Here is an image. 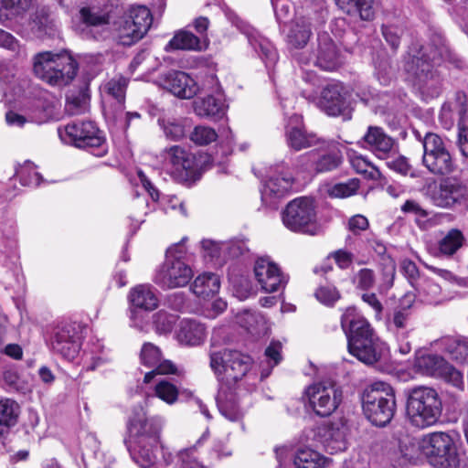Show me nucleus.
Here are the masks:
<instances>
[{
    "label": "nucleus",
    "mask_w": 468,
    "mask_h": 468,
    "mask_svg": "<svg viewBox=\"0 0 468 468\" xmlns=\"http://www.w3.org/2000/svg\"><path fill=\"white\" fill-rule=\"evenodd\" d=\"M375 76L381 85H388L392 79V70L388 59L375 63Z\"/></svg>",
    "instance_id": "obj_64"
},
{
    "label": "nucleus",
    "mask_w": 468,
    "mask_h": 468,
    "mask_svg": "<svg viewBox=\"0 0 468 468\" xmlns=\"http://www.w3.org/2000/svg\"><path fill=\"white\" fill-rule=\"evenodd\" d=\"M15 176L26 186H37L42 180V176L35 170V165L30 161L16 168Z\"/></svg>",
    "instance_id": "obj_51"
},
{
    "label": "nucleus",
    "mask_w": 468,
    "mask_h": 468,
    "mask_svg": "<svg viewBox=\"0 0 468 468\" xmlns=\"http://www.w3.org/2000/svg\"><path fill=\"white\" fill-rule=\"evenodd\" d=\"M126 81L123 79L112 80L106 85L108 103H115L119 110L124 109V92Z\"/></svg>",
    "instance_id": "obj_49"
},
{
    "label": "nucleus",
    "mask_w": 468,
    "mask_h": 468,
    "mask_svg": "<svg viewBox=\"0 0 468 468\" xmlns=\"http://www.w3.org/2000/svg\"><path fill=\"white\" fill-rule=\"evenodd\" d=\"M210 367L220 382H238L252 367V358L238 350L223 349L210 353Z\"/></svg>",
    "instance_id": "obj_10"
},
{
    "label": "nucleus",
    "mask_w": 468,
    "mask_h": 468,
    "mask_svg": "<svg viewBox=\"0 0 468 468\" xmlns=\"http://www.w3.org/2000/svg\"><path fill=\"white\" fill-rule=\"evenodd\" d=\"M311 34L310 22L304 17L296 18L291 25L287 41L293 48H303L307 44Z\"/></svg>",
    "instance_id": "obj_36"
},
{
    "label": "nucleus",
    "mask_w": 468,
    "mask_h": 468,
    "mask_svg": "<svg viewBox=\"0 0 468 468\" xmlns=\"http://www.w3.org/2000/svg\"><path fill=\"white\" fill-rule=\"evenodd\" d=\"M228 108L225 96L221 92L197 98L194 101V111L199 117H224Z\"/></svg>",
    "instance_id": "obj_25"
},
{
    "label": "nucleus",
    "mask_w": 468,
    "mask_h": 468,
    "mask_svg": "<svg viewBox=\"0 0 468 468\" xmlns=\"http://www.w3.org/2000/svg\"><path fill=\"white\" fill-rule=\"evenodd\" d=\"M63 144L89 150L93 155L103 156L107 153L103 133L90 119H76L64 128H58Z\"/></svg>",
    "instance_id": "obj_7"
},
{
    "label": "nucleus",
    "mask_w": 468,
    "mask_h": 468,
    "mask_svg": "<svg viewBox=\"0 0 468 468\" xmlns=\"http://www.w3.org/2000/svg\"><path fill=\"white\" fill-rule=\"evenodd\" d=\"M342 64L335 45L327 36L319 37V48L315 65L324 70H335Z\"/></svg>",
    "instance_id": "obj_29"
},
{
    "label": "nucleus",
    "mask_w": 468,
    "mask_h": 468,
    "mask_svg": "<svg viewBox=\"0 0 468 468\" xmlns=\"http://www.w3.org/2000/svg\"><path fill=\"white\" fill-rule=\"evenodd\" d=\"M420 300L428 304L438 303L441 300V286L431 279H424L417 288Z\"/></svg>",
    "instance_id": "obj_45"
},
{
    "label": "nucleus",
    "mask_w": 468,
    "mask_h": 468,
    "mask_svg": "<svg viewBox=\"0 0 468 468\" xmlns=\"http://www.w3.org/2000/svg\"><path fill=\"white\" fill-rule=\"evenodd\" d=\"M341 327L347 339L349 353L359 361L372 365L381 356L378 339L368 321L354 307H348L341 316Z\"/></svg>",
    "instance_id": "obj_2"
},
{
    "label": "nucleus",
    "mask_w": 468,
    "mask_h": 468,
    "mask_svg": "<svg viewBox=\"0 0 468 468\" xmlns=\"http://www.w3.org/2000/svg\"><path fill=\"white\" fill-rule=\"evenodd\" d=\"M406 418L418 428L436 424L442 412V401L438 391L429 386H416L406 391Z\"/></svg>",
    "instance_id": "obj_3"
},
{
    "label": "nucleus",
    "mask_w": 468,
    "mask_h": 468,
    "mask_svg": "<svg viewBox=\"0 0 468 468\" xmlns=\"http://www.w3.org/2000/svg\"><path fill=\"white\" fill-rule=\"evenodd\" d=\"M288 145L295 151L311 147L320 142L314 133H307L302 124L288 125L285 131Z\"/></svg>",
    "instance_id": "obj_32"
},
{
    "label": "nucleus",
    "mask_w": 468,
    "mask_h": 468,
    "mask_svg": "<svg viewBox=\"0 0 468 468\" xmlns=\"http://www.w3.org/2000/svg\"><path fill=\"white\" fill-rule=\"evenodd\" d=\"M343 160L341 151L331 144L325 152L310 151L301 156V161L316 173H325L339 167Z\"/></svg>",
    "instance_id": "obj_21"
},
{
    "label": "nucleus",
    "mask_w": 468,
    "mask_h": 468,
    "mask_svg": "<svg viewBox=\"0 0 468 468\" xmlns=\"http://www.w3.org/2000/svg\"><path fill=\"white\" fill-rule=\"evenodd\" d=\"M442 345L452 359L460 363L468 361V337H445L442 339Z\"/></svg>",
    "instance_id": "obj_39"
},
{
    "label": "nucleus",
    "mask_w": 468,
    "mask_h": 468,
    "mask_svg": "<svg viewBox=\"0 0 468 468\" xmlns=\"http://www.w3.org/2000/svg\"><path fill=\"white\" fill-rule=\"evenodd\" d=\"M364 139L380 159L384 160L396 151L394 140L378 127H370Z\"/></svg>",
    "instance_id": "obj_30"
},
{
    "label": "nucleus",
    "mask_w": 468,
    "mask_h": 468,
    "mask_svg": "<svg viewBox=\"0 0 468 468\" xmlns=\"http://www.w3.org/2000/svg\"><path fill=\"white\" fill-rule=\"evenodd\" d=\"M359 188V180L353 178L346 183H338L328 189L331 197L345 198L354 195Z\"/></svg>",
    "instance_id": "obj_56"
},
{
    "label": "nucleus",
    "mask_w": 468,
    "mask_h": 468,
    "mask_svg": "<svg viewBox=\"0 0 468 468\" xmlns=\"http://www.w3.org/2000/svg\"><path fill=\"white\" fill-rule=\"evenodd\" d=\"M152 22L153 17L147 7H131L128 16L119 29L120 41L123 45H132L140 40L149 30Z\"/></svg>",
    "instance_id": "obj_15"
},
{
    "label": "nucleus",
    "mask_w": 468,
    "mask_h": 468,
    "mask_svg": "<svg viewBox=\"0 0 468 468\" xmlns=\"http://www.w3.org/2000/svg\"><path fill=\"white\" fill-rule=\"evenodd\" d=\"M362 407L365 416L372 424L386 426L393 419L397 409L394 388L383 381L372 383L363 392Z\"/></svg>",
    "instance_id": "obj_6"
},
{
    "label": "nucleus",
    "mask_w": 468,
    "mask_h": 468,
    "mask_svg": "<svg viewBox=\"0 0 468 468\" xmlns=\"http://www.w3.org/2000/svg\"><path fill=\"white\" fill-rule=\"evenodd\" d=\"M384 161L387 167L390 170H393L402 176L410 175L413 176L411 165L409 164L408 159L405 156L399 154L397 151L386 157Z\"/></svg>",
    "instance_id": "obj_54"
},
{
    "label": "nucleus",
    "mask_w": 468,
    "mask_h": 468,
    "mask_svg": "<svg viewBox=\"0 0 468 468\" xmlns=\"http://www.w3.org/2000/svg\"><path fill=\"white\" fill-rule=\"evenodd\" d=\"M318 106L332 117L338 115L347 117L352 113V108L346 101V93L341 83H331L324 87L321 92Z\"/></svg>",
    "instance_id": "obj_17"
},
{
    "label": "nucleus",
    "mask_w": 468,
    "mask_h": 468,
    "mask_svg": "<svg viewBox=\"0 0 468 468\" xmlns=\"http://www.w3.org/2000/svg\"><path fill=\"white\" fill-rule=\"evenodd\" d=\"M282 221L285 228L293 232L314 236L320 230L314 202L306 197L289 202L282 212Z\"/></svg>",
    "instance_id": "obj_11"
},
{
    "label": "nucleus",
    "mask_w": 468,
    "mask_h": 468,
    "mask_svg": "<svg viewBox=\"0 0 468 468\" xmlns=\"http://www.w3.org/2000/svg\"><path fill=\"white\" fill-rule=\"evenodd\" d=\"M442 115H458L464 117L468 114L466 96L463 92H457L453 101H448L441 107Z\"/></svg>",
    "instance_id": "obj_53"
},
{
    "label": "nucleus",
    "mask_w": 468,
    "mask_h": 468,
    "mask_svg": "<svg viewBox=\"0 0 468 468\" xmlns=\"http://www.w3.org/2000/svg\"><path fill=\"white\" fill-rule=\"evenodd\" d=\"M254 275L261 289L266 292H274L285 286L286 276L278 265L268 258H260L255 261Z\"/></svg>",
    "instance_id": "obj_18"
},
{
    "label": "nucleus",
    "mask_w": 468,
    "mask_h": 468,
    "mask_svg": "<svg viewBox=\"0 0 468 468\" xmlns=\"http://www.w3.org/2000/svg\"><path fill=\"white\" fill-rule=\"evenodd\" d=\"M216 401L219 412L226 419L231 421L242 419L244 412L238 403L237 396L223 385L218 389Z\"/></svg>",
    "instance_id": "obj_31"
},
{
    "label": "nucleus",
    "mask_w": 468,
    "mask_h": 468,
    "mask_svg": "<svg viewBox=\"0 0 468 468\" xmlns=\"http://www.w3.org/2000/svg\"><path fill=\"white\" fill-rule=\"evenodd\" d=\"M405 69L413 86L424 100L436 98L441 91V80L435 67L450 58V50L444 44L427 46L410 55Z\"/></svg>",
    "instance_id": "obj_1"
},
{
    "label": "nucleus",
    "mask_w": 468,
    "mask_h": 468,
    "mask_svg": "<svg viewBox=\"0 0 468 468\" xmlns=\"http://www.w3.org/2000/svg\"><path fill=\"white\" fill-rule=\"evenodd\" d=\"M65 110L69 115H84L90 112V95L87 89L71 92L66 98Z\"/></svg>",
    "instance_id": "obj_41"
},
{
    "label": "nucleus",
    "mask_w": 468,
    "mask_h": 468,
    "mask_svg": "<svg viewBox=\"0 0 468 468\" xmlns=\"http://www.w3.org/2000/svg\"><path fill=\"white\" fill-rule=\"evenodd\" d=\"M410 312L404 310L395 309L393 314L388 320V327L390 331L396 334L397 340H399L400 335H408Z\"/></svg>",
    "instance_id": "obj_50"
},
{
    "label": "nucleus",
    "mask_w": 468,
    "mask_h": 468,
    "mask_svg": "<svg viewBox=\"0 0 468 468\" xmlns=\"http://www.w3.org/2000/svg\"><path fill=\"white\" fill-rule=\"evenodd\" d=\"M350 164L356 173L363 175L366 178L378 179L380 176L378 169L362 155H353Z\"/></svg>",
    "instance_id": "obj_52"
},
{
    "label": "nucleus",
    "mask_w": 468,
    "mask_h": 468,
    "mask_svg": "<svg viewBox=\"0 0 468 468\" xmlns=\"http://www.w3.org/2000/svg\"><path fill=\"white\" fill-rule=\"evenodd\" d=\"M220 288L219 276L212 272L198 275L191 285V290L197 297L207 299L218 292Z\"/></svg>",
    "instance_id": "obj_33"
},
{
    "label": "nucleus",
    "mask_w": 468,
    "mask_h": 468,
    "mask_svg": "<svg viewBox=\"0 0 468 468\" xmlns=\"http://www.w3.org/2000/svg\"><path fill=\"white\" fill-rule=\"evenodd\" d=\"M176 322V316L160 310L153 315V323L158 334L170 333Z\"/></svg>",
    "instance_id": "obj_55"
},
{
    "label": "nucleus",
    "mask_w": 468,
    "mask_h": 468,
    "mask_svg": "<svg viewBox=\"0 0 468 468\" xmlns=\"http://www.w3.org/2000/svg\"><path fill=\"white\" fill-rule=\"evenodd\" d=\"M49 23L48 17L43 11L37 12L29 22L30 32L37 37H42L47 33Z\"/></svg>",
    "instance_id": "obj_61"
},
{
    "label": "nucleus",
    "mask_w": 468,
    "mask_h": 468,
    "mask_svg": "<svg viewBox=\"0 0 468 468\" xmlns=\"http://www.w3.org/2000/svg\"><path fill=\"white\" fill-rule=\"evenodd\" d=\"M140 359L143 365L152 368L150 372L144 375V381L145 383L151 382L156 375L176 373L175 365L169 360H163L160 349L151 343L144 344Z\"/></svg>",
    "instance_id": "obj_20"
},
{
    "label": "nucleus",
    "mask_w": 468,
    "mask_h": 468,
    "mask_svg": "<svg viewBox=\"0 0 468 468\" xmlns=\"http://www.w3.org/2000/svg\"><path fill=\"white\" fill-rule=\"evenodd\" d=\"M283 163L271 165L266 171V177L261 190L262 198H280L284 197L292 187V179L282 172Z\"/></svg>",
    "instance_id": "obj_22"
},
{
    "label": "nucleus",
    "mask_w": 468,
    "mask_h": 468,
    "mask_svg": "<svg viewBox=\"0 0 468 468\" xmlns=\"http://www.w3.org/2000/svg\"><path fill=\"white\" fill-rule=\"evenodd\" d=\"M305 395L310 407L320 417L334 413L343 399L341 388L334 383L313 384L306 388Z\"/></svg>",
    "instance_id": "obj_14"
},
{
    "label": "nucleus",
    "mask_w": 468,
    "mask_h": 468,
    "mask_svg": "<svg viewBox=\"0 0 468 468\" xmlns=\"http://www.w3.org/2000/svg\"><path fill=\"white\" fill-rule=\"evenodd\" d=\"M160 84L175 96L181 99H190L198 91L196 80L187 73L171 70L160 78Z\"/></svg>",
    "instance_id": "obj_19"
},
{
    "label": "nucleus",
    "mask_w": 468,
    "mask_h": 468,
    "mask_svg": "<svg viewBox=\"0 0 468 468\" xmlns=\"http://www.w3.org/2000/svg\"><path fill=\"white\" fill-rule=\"evenodd\" d=\"M32 0H0V21L5 24L20 16L30 6Z\"/></svg>",
    "instance_id": "obj_43"
},
{
    "label": "nucleus",
    "mask_w": 468,
    "mask_h": 468,
    "mask_svg": "<svg viewBox=\"0 0 468 468\" xmlns=\"http://www.w3.org/2000/svg\"><path fill=\"white\" fill-rule=\"evenodd\" d=\"M201 246L204 251V257L214 260H222L224 255V242H216L212 239H203Z\"/></svg>",
    "instance_id": "obj_60"
},
{
    "label": "nucleus",
    "mask_w": 468,
    "mask_h": 468,
    "mask_svg": "<svg viewBox=\"0 0 468 468\" xmlns=\"http://www.w3.org/2000/svg\"><path fill=\"white\" fill-rule=\"evenodd\" d=\"M375 282V273L371 269H361L355 276L356 288L363 291H368L373 288Z\"/></svg>",
    "instance_id": "obj_62"
},
{
    "label": "nucleus",
    "mask_w": 468,
    "mask_h": 468,
    "mask_svg": "<svg viewBox=\"0 0 468 468\" xmlns=\"http://www.w3.org/2000/svg\"><path fill=\"white\" fill-rule=\"evenodd\" d=\"M124 443L130 452L133 460L143 468H149L156 463L160 448L159 442H133L129 443L124 440Z\"/></svg>",
    "instance_id": "obj_26"
},
{
    "label": "nucleus",
    "mask_w": 468,
    "mask_h": 468,
    "mask_svg": "<svg viewBox=\"0 0 468 468\" xmlns=\"http://www.w3.org/2000/svg\"><path fill=\"white\" fill-rule=\"evenodd\" d=\"M459 435L454 431H435L423 438V451L435 468H460Z\"/></svg>",
    "instance_id": "obj_9"
},
{
    "label": "nucleus",
    "mask_w": 468,
    "mask_h": 468,
    "mask_svg": "<svg viewBox=\"0 0 468 468\" xmlns=\"http://www.w3.org/2000/svg\"><path fill=\"white\" fill-rule=\"evenodd\" d=\"M164 420L159 416L147 418L142 406L134 407L127 421L129 443L159 442L160 432Z\"/></svg>",
    "instance_id": "obj_13"
},
{
    "label": "nucleus",
    "mask_w": 468,
    "mask_h": 468,
    "mask_svg": "<svg viewBox=\"0 0 468 468\" xmlns=\"http://www.w3.org/2000/svg\"><path fill=\"white\" fill-rule=\"evenodd\" d=\"M186 156H188V152L178 145H174L167 150V157L169 164L172 166L173 172L177 174L182 161Z\"/></svg>",
    "instance_id": "obj_63"
},
{
    "label": "nucleus",
    "mask_w": 468,
    "mask_h": 468,
    "mask_svg": "<svg viewBox=\"0 0 468 468\" xmlns=\"http://www.w3.org/2000/svg\"><path fill=\"white\" fill-rule=\"evenodd\" d=\"M177 172V176L183 179H196L199 176V165L194 154L188 152V156H186L182 161Z\"/></svg>",
    "instance_id": "obj_57"
},
{
    "label": "nucleus",
    "mask_w": 468,
    "mask_h": 468,
    "mask_svg": "<svg viewBox=\"0 0 468 468\" xmlns=\"http://www.w3.org/2000/svg\"><path fill=\"white\" fill-rule=\"evenodd\" d=\"M206 327L194 319H184L179 323L176 339L181 345L195 346L206 339Z\"/></svg>",
    "instance_id": "obj_27"
},
{
    "label": "nucleus",
    "mask_w": 468,
    "mask_h": 468,
    "mask_svg": "<svg viewBox=\"0 0 468 468\" xmlns=\"http://www.w3.org/2000/svg\"><path fill=\"white\" fill-rule=\"evenodd\" d=\"M424 166L435 176H449L457 169L442 139L436 133L427 132L422 141Z\"/></svg>",
    "instance_id": "obj_12"
},
{
    "label": "nucleus",
    "mask_w": 468,
    "mask_h": 468,
    "mask_svg": "<svg viewBox=\"0 0 468 468\" xmlns=\"http://www.w3.org/2000/svg\"><path fill=\"white\" fill-rule=\"evenodd\" d=\"M79 19L90 33L94 30H103L110 22V11L108 7L97 5L83 6L79 11Z\"/></svg>",
    "instance_id": "obj_24"
},
{
    "label": "nucleus",
    "mask_w": 468,
    "mask_h": 468,
    "mask_svg": "<svg viewBox=\"0 0 468 468\" xmlns=\"http://www.w3.org/2000/svg\"><path fill=\"white\" fill-rule=\"evenodd\" d=\"M19 413L20 407L14 399H0V435L8 432L16 424Z\"/></svg>",
    "instance_id": "obj_37"
},
{
    "label": "nucleus",
    "mask_w": 468,
    "mask_h": 468,
    "mask_svg": "<svg viewBox=\"0 0 468 468\" xmlns=\"http://www.w3.org/2000/svg\"><path fill=\"white\" fill-rule=\"evenodd\" d=\"M165 137L172 141L183 139L188 130L184 119H158Z\"/></svg>",
    "instance_id": "obj_44"
},
{
    "label": "nucleus",
    "mask_w": 468,
    "mask_h": 468,
    "mask_svg": "<svg viewBox=\"0 0 468 468\" xmlns=\"http://www.w3.org/2000/svg\"><path fill=\"white\" fill-rule=\"evenodd\" d=\"M80 325L76 323H61L54 331L52 349L69 360L74 359L80 349Z\"/></svg>",
    "instance_id": "obj_16"
},
{
    "label": "nucleus",
    "mask_w": 468,
    "mask_h": 468,
    "mask_svg": "<svg viewBox=\"0 0 468 468\" xmlns=\"http://www.w3.org/2000/svg\"><path fill=\"white\" fill-rule=\"evenodd\" d=\"M463 240V233L457 229H452L440 240L439 250L441 254L452 255L462 247Z\"/></svg>",
    "instance_id": "obj_48"
},
{
    "label": "nucleus",
    "mask_w": 468,
    "mask_h": 468,
    "mask_svg": "<svg viewBox=\"0 0 468 468\" xmlns=\"http://www.w3.org/2000/svg\"><path fill=\"white\" fill-rule=\"evenodd\" d=\"M178 388L172 382L163 379L158 381L154 388V398H157L167 405H174L178 400Z\"/></svg>",
    "instance_id": "obj_47"
},
{
    "label": "nucleus",
    "mask_w": 468,
    "mask_h": 468,
    "mask_svg": "<svg viewBox=\"0 0 468 468\" xmlns=\"http://www.w3.org/2000/svg\"><path fill=\"white\" fill-rule=\"evenodd\" d=\"M183 238L166 250L165 261L156 269L154 282L163 290L184 287L193 277L191 267L185 261L186 249Z\"/></svg>",
    "instance_id": "obj_5"
},
{
    "label": "nucleus",
    "mask_w": 468,
    "mask_h": 468,
    "mask_svg": "<svg viewBox=\"0 0 468 468\" xmlns=\"http://www.w3.org/2000/svg\"><path fill=\"white\" fill-rule=\"evenodd\" d=\"M250 45L261 56L266 63H274L277 54L273 46L265 38L260 36L250 35L248 37Z\"/></svg>",
    "instance_id": "obj_46"
},
{
    "label": "nucleus",
    "mask_w": 468,
    "mask_h": 468,
    "mask_svg": "<svg viewBox=\"0 0 468 468\" xmlns=\"http://www.w3.org/2000/svg\"><path fill=\"white\" fill-rule=\"evenodd\" d=\"M128 300L133 307L145 312L156 309L159 303L155 290L150 284H139L133 287L129 292Z\"/></svg>",
    "instance_id": "obj_28"
},
{
    "label": "nucleus",
    "mask_w": 468,
    "mask_h": 468,
    "mask_svg": "<svg viewBox=\"0 0 468 468\" xmlns=\"http://www.w3.org/2000/svg\"><path fill=\"white\" fill-rule=\"evenodd\" d=\"M33 71L44 82L60 88L75 79L78 63L69 53L44 51L35 55Z\"/></svg>",
    "instance_id": "obj_4"
},
{
    "label": "nucleus",
    "mask_w": 468,
    "mask_h": 468,
    "mask_svg": "<svg viewBox=\"0 0 468 468\" xmlns=\"http://www.w3.org/2000/svg\"><path fill=\"white\" fill-rule=\"evenodd\" d=\"M238 324L253 335L264 334L267 330L265 317L259 312L245 310L238 317Z\"/></svg>",
    "instance_id": "obj_38"
},
{
    "label": "nucleus",
    "mask_w": 468,
    "mask_h": 468,
    "mask_svg": "<svg viewBox=\"0 0 468 468\" xmlns=\"http://www.w3.org/2000/svg\"><path fill=\"white\" fill-rule=\"evenodd\" d=\"M326 461L320 452L310 448L298 450L293 458L296 468H324Z\"/></svg>",
    "instance_id": "obj_42"
},
{
    "label": "nucleus",
    "mask_w": 468,
    "mask_h": 468,
    "mask_svg": "<svg viewBox=\"0 0 468 468\" xmlns=\"http://www.w3.org/2000/svg\"><path fill=\"white\" fill-rule=\"evenodd\" d=\"M218 137L214 129L207 126H197L190 135V139L197 144L207 145Z\"/></svg>",
    "instance_id": "obj_59"
},
{
    "label": "nucleus",
    "mask_w": 468,
    "mask_h": 468,
    "mask_svg": "<svg viewBox=\"0 0 468 468\" xmlns=\"http://www.w3.org/2000/svg\"><path fill=\"white\" fill-rule=\"evenodd\" d=\"M314 295L321 303L327 306H333L341 297L338 290L333 285L320 286Z\"/></svg>",
    "instance_id": "obj_58"
},
{
    "label": "nucleus",
    "mask_w": 468,
    "mask_h": 468,
    "mask_svg": "<svg viewBox=\"0 0 468 468\" xmlns=\"http://www.w3.org/2000/svg\"><path fill=\"white\" fill-rule=\"evenodd\" d=\"M424 197L435 207L453 209L468 203V184L458 176H445L427 182Z\"/></svg>",
    "instance_id": "obj_8"
},
{
    "label": "nucleus",
    "mask_w": 468,
    "mask_h": 468,
    "mask_svg": "<svg viewBox=\"0 0 468 468\" xmlns=\"http://www.w3.org/2000/svg\"><path fill=\"white\" fill-rule=\"evenodd\" d=\"M336 5L344 12L351 16L358 15L362 20H371L374 17V0H335Z\"/></svg>",
    "instance_id": "obj_35"
},
{
    "label": "nucleus",
    "mask_w": 468,
    "mask_h": 468,
    "mask_svg": "<svg viewBox=\"0 0 468 468\" xmlns=\"http://www.w3.org/2000/svg\"><path fill=\"white\" fill-rule=\"evenodd\" d=\"M414 365L421 374L440 378L448 362L439 355L427 354L417 357Z\"/></svg>",
    "instance_id": "obj_34"
},
{
    "label": "nucleus",
    "mask_w": 468,
    "mask_h": 468,
    "mask_svg": "<svg viewBox=\"0 0 468 468\" xmlns=\"http://www.w3.org/2000/svg\"><path fill=\"white\" fill-rule=\"evenodd\" d=\"M346 426L342 422H331L317 431L319 441L330 454L344 452L347 447Z\"/></svg>",
    "instance_id": "obj_23"
},
{
    "label": "nucleus",
    "mask_w": 468,
    "mask_h": 468,
    "mask_svg": "<svg viewBox=\"0 0 468 468\" xmlns=\"http://www.w3.org/2000/svg\"><path fill=\"white\" fill-rule=\"evenodd\" d=\"M200 39L193 33L180 30L175 34L173 38L165 47L166 51L170 50H201Z\"/></svg>",
    "instance_id": "obj_40"
}]
</instances>
